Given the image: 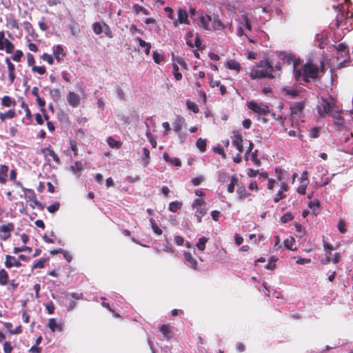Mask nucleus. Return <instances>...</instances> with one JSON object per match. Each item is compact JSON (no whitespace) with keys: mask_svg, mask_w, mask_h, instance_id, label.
Returning a JSON list of instances; mask_svg holds the SVG:
<instances>
[{"mask_svg":"<svg viewBox=\"0 0 353 353\" xmlns=\"http://www.w3.org/2000/svg\"><path fill=\"white\" fill-rule=\"evenodd\" d=\"M286 61L290 64L293 63L294 77L296 81L303 80L305 83H309L310 79L316 80L318 77L319 69L316 65L312 62H307L303 65L300 69L297 68L299 65V59H296L294 56H287Z\"/></svg>","mask_w":353,"mask_h":353,"instance_id":"f257e3e1","label":"nucleus"},{"mask_svg":"<svg viewBox=\"0 0 353 353\" xmlns=\"http://www.w3.org/2000/svg\"><path fill=\"white\" fill-rule=\"evenodd\" d=\"M336 100L331 96L327 98L321 97V102L317 106V110L319 115L324 114H331L334 111Z\"/></svg>","mask_w":353,"mask_h":353,"instance_id":"f03ea898","label":"nucleus"},{"mask_svg":"<svg viewBox=\"0 0 353 353\" xmlns=\"http://www.w3.org/2000/svg\"><path fill=\"white\" fill-rule=\"evenodd\" d=\"M265 65L267 66L268 69L270 70V72L264 70H252L250 72V78L252 79H261L265 77H268L269 79H274V77L272 74V72L274 70L273 65L268 61H266Z\"/></svg>","mask_w":353,"mask_h":353,"instance_id":"7ed1b4c3","label":"nucleus"},{"mask_svg":"<svg viewBox=\"0 0 353 353\" xmlns=\"http://www.w3.org/2000/svg\"><path fill=\"white\" fill-rule=\"evenodd\" d=\"M247 105L250 110L259 115L266 116L270 112L268 106L263 103L250 101L248 102Z\"/></svg>","mask_w":353,"mask_h":353,"instance_id":"20e7f679","label":"nucleus"},{"mask_svg":"<svg viewBox=\"0 0 353 353\" xmlns=\"http://www.w3.org/2000/svg\"><path fill=\"white\" fill-rule=\"evenodd\" d=\"M337 50V59H343L341 63L345 66V63L350 61V52L348 47L343 43H341L336 46Z\"/></svg>","mask_w":353,"mask_h":353,"instance_id":"39448f33","label":"nucleus"},{"mask_svg":"<svg viewBox=\"0 0 353 353\" xmlns=\"http://www.w3.org/2000/svg\"><path fill=\"white\" fill-rule=\"evenodd\" d=\"M3 50L6 53L11 54L14 52V45L5 37L3 31H0V50Z\"/></svg>","mask_w":353,"mask_h":353,"instance_id":"423d86ee","label":"nucleus"},{"mask_svg":"<svg viewBox=\"0 0 353 353\" xmlns=\"http://www.w3.org/2000/svg\"><path fill=\"white\" fill-rule=\"evenodd\" d=\"M212 18L211 16L203 12H201L199 16L198 26L205 30H212L210 23L212 22Z\"/></svg>","mask_w":353,"mask_h":353,"instance_id":"0eeeda50","label":"nucleus"},{"mask_svg":"<svg viewBox=\"0 0 353 353\" xmlns=\"http://www.w3.org/2000/svg\"><path fill=\"white\" fill-rule=\"evenodd\" d=\"M305 108V103L303 101L296 102L290 107L291 119H295L296 117L301 118L303 111Z\"/></svg>","mask_w":353,"mask_h":353,"instance_id":"6e6552de","label":"nucleus"},{"mask_svg":"<svg viewBox=\"0 0 353 353\" xmlns=\"http://www.w3.org/2000/svg\"><path fill=\"white\" fill-rule=\"evenodd\" d=\"M53 56L58 63L63 61L66 52L61 45H57L52 48Z\"/></svg>","mask_w":353,"mask_h":353,"instance_id":"1a4fd4ad","label":"nucleus"},{"mask_svg":"<svg viewBox=\"0 0 353 353\" xmlns=\"http://www.w3.org/2000/svg\"><path fill=\"white\" fill-rule=\"evenodd\" d=\"M184 263L192 269L194 270H198V263L195 258L193 257L192 254L189 252L183 253Z\"/></svg>","mask_w":353,"mask_h":353,"instance_id":"9d476101","label":"nucleus"},{"mask_svg":"<svg viewBox=\"0 0 353 353\" xmlns=\"http://www.w3.org/2000/svg\"><path fill=\"white\" fill-rule=\"evenodd\" d=\"M14 225L12 223H8L6 225H3L0 227V233H3V236L1 239L3 241L7 240L10 237V232L14 231Z\"/></svg>","mask_w":353,"mask_h":353,"instance_id":"9b49d317","label":"nucleus"},{"mask_svg":"<svg viewBox=\"0 0 353 353\" xmlns=\"http://www.w3.org/2000/svg\"><path fill=\"white\" fill-rule=\"evenodd\" d=\"M178 19L176 21H174L173 22V24L175 27L178 26V23L181 24H189L188 21V14L185 10L184 9H179L178 10Z\"/></svg>","mask_w":353,"mask_h":353,"instance_id":"f8f14e48","label":"nucleus"},{"mask_svg":"<svg viewBox=\"0 0 353 353\" xmlns=\"http://www.w3.org/2000/svg\"><path fill=\"white\" fill-rule=\"evenodd\" d=\"M67 101L70 105L76 108L79 105L81 98L77 93L70 91L67 94Z\"/></svg>","mask_w":353,"mask_h":353,"instance_id":"ddd939ff","label":"nucleus"},{"mask_svg":"<svg viewBox=\"0 0 353 353\" xmlns=\"http://www.w3.org/2000/svg\"><path fill=\"white\" fill-rule=\"evenodd\" d=\"M5 62L8 67V77H9L10 83V84H12L16 79L15 66L11 62L10 59L8 57L6 58Z\"/></svg>","mask_w":353,"mask_h":353,"instance_id":"4468645a","label":"nucleus"},{"mask_svg":"<svg viewBox=\"0 0 353 353\" xmlns=\"http://www.w3.org/2000/svg\"><path fill=\"white\" fill-rule=\"evenodd\" d=\"M48 327L52 332H62L63 324L61 322H57L54 318H51L48 321Z\"/></svg>","mask_w":353,"mask_h":353,"instance_id":"2eb2a0df","label":"nucleus"},{"mask_svg":"<svg viewBox=\"0 0 353 353\" xmlns=\"http://www.w3.org/2000/svg\"><path fill=\"white\" fill-rule=\"evenodd\" d=\"M232 145L236 147L240 153L243 151V139L241 134L239 132H234Z\"/></svg>","mask_w":353,"mask_h":353,"instance_id":"dca6fc26","label":"nucleus"},{"mask_svg":"<svg viewBox=\"0 0 353 353\" xmlns=\"http://www.w3.org/2000/svg\"><path fill=\"white\" fill-rule=\"evenodd\" d=\"M22 265L19 260L16 259L13 256L6 255L5 266L7 268H11L13 266L21 267Z\"/></svg>","mask_w":353,"mask_h":353,"instance_id":"f3484780","label":"nucleus"},{"mask_svg":"<svg viewBox=\"0 0 353 353\" xmlns=\"http://www.w3.org/2000/svg\"><path fill=\"white\" fill-rule=\"evenodd\" d=\"M159 330L165 338L168 340L172 337L173 327L169 324H163L160 326Z\"/></svg>","mask_w":353,"mask_h":353,"instance_id":"a211bd4d","label":"nucleus"},{"mask_svg":"<svg viewBox=\"0 0 353 353\" xmlns=\"http://www.w3.org/2000/svg\"><path fill=\"white\" fill-rule=\"evenodd\" d=\"M23 26L24 30L32 37V39H36L38 37V34L35 32L32 25L29 21H24L23 23Z\"/></svg>","mask_w":353,"mask_h":353,"instance_id":"6ab92c4d","label":"nucleus"},{"mask_svg":"<svg viewBox=\"0 0 353 353\" xmlns=\"http://www.w3.org/2000/svg\"><path fill=\"white\" fill-rule=\"evenodd\" d=\"M41 153L44 154L45 156H50L51 157L54 161L57 163L59 164L61 163L59 157L58 155L54 152V151L51 149L50 148H45L41 149Z\"/></svg>","mask_w":353,"mask_h":353,"instance_id":"aec40b11","label":"nucleus"},{"mask_svg":"<svg viewBox=\"0 0 353 353\" xmlns=\"http://www.w3.org/2000/svg\"><path fill=\"white\" fill-rule=\"evenodd\" d=\"M212 26L211 28L212 30H221L224 28V24L222 23L221 19H219V15H214L212 18Z\"/></svg>","mask_w":353,"mask_h":353,"instance_id":"412c9836","label":"nucleus"},{"mask_svg":"<svg viewBox=\"0 0 353 353\" xmlns=\"http://www.w3.org/2000/svg\"><path fill=\"white\" fill-rule=\"evenodd\" d=\"M185 123V119L181 116L176 117L174 122L173 123L174 130L179 133Z\"/></svg>","mask_w":353,"mask_h":353,"instance_id":"4be33fe9","label":"nucleus"},{"mask_svg":"<svg viewBox=\"0 0 353 353\" xmlns=\"http://www.w3.org/2000/svg\"><path fill=\"white\" fill-rule=\"evenodd\" d=\"M163 157L166 162L174 166L180 167L181 165V161L179 158H171L167 152H164Z\"/></svg>","mask_w":353,"mask_h":353,"instance_id":"5701e85b","label":"nucleus"},{"mask_svg":"<svg viewBox=\"0 0 353 353\" xmlns=\"http://www.w3.org/2000/svg\"><path fill=\"white\" fill-rule=\"evenodd\" d=\"M8 167L6 165H0V183L5 184L7 181Z\"/></svg>","mask_w":353,"mask_h":353,"instance_id":"b1692460","label":"nucleus"},{"mask_svg":"<svg viewBox=\"0 0 353 353\" xmlns=\"http://www.w3.org/2000/svg\"><path fill=\"white\" fill-rule=\"evenodd\" d=\"M26 196L30 200L34 202L37 205H40L41 203L37 200L36 194L34 190L31 189H23Z\"/></svg>","mask_w":353,"mask_h":353,"instance_id":"393cba45","label":"nucleus"},{"mask_svg":"<svg viewBox=\"0 0 353 353\" xmlns=\"http://www.w3.org/2000/svg\"><path fill=\"white\" fill-rule=\"evenodd\" d=\"M332 117L336 119L334 124L339 126H343L344 123V119L341 115V112L336 110H334L332 114Z\"/></svg>","mask_w":353,"mask_h":353,"instance_id":"a878e982","label":"nucleus"},{"mask_svg":"<svg viewBox=\"0 0 353 353\" xmlns=\"http://www.w3.org/2000/svg\"><path fill=\"white\" fill-rule=\"evenodd\" d=\"M136 41L139 43V46L143 48H145V53L146 54H149L151 49V44L150 43L145 41L143 39H142L140 37H137L136 39Z\"/></svg>","mask_w":353,"mask_h":353,"instance_id":"bb28decb","label":"nucleus"},{"mask_svg":"<svg viewBox=\"0 0 353 353\" xmlns=\"http://www.w3.org/2000/svg\"><path fill=\"white\" fill-rule=\"evenodd\" d=\"M16 101L12 99L10 96H4L1 99V104L4 107H10L16 105Z\"/></svg>","mask_w":353,"mask_h":353,"instance_id":"cd10ccee","label":"nucleus"},{"mask_svg":"<svg viewBox=\"0 0 353 353\" xmlns=\"http://www.w3.org/2000/svg\"><path fill=\"white\" fill-rule=\"evenodd\" d=\"M8 279L9 275L8 272L4 270L1 269L0 270V285H6L8 283Z\"/></svg>","mask_w":353,"mask_h":353,"instance_id":"c85d7f7f","label":"nucleus"},{"mask_svg":"<svg viewBox=\"0 0 353 353\" xmlns=\"http://www.w3.org/2000/svg\"><path fill=\"white\" fill-rule=\"evenodd\" d=\"M237 194L239 200H243L250 196V194L246 190L244 186H240L237 188Z\"/></svg>","mask_w":353,"mask_h":353,"instance_id":"c756f323","label":"nucleus"},{"mask_svg":"<svg viewBox=\"0 0 353 353\" xmlns=\"http://www.w3.org/2000/svg\"><path fill=\"white\" fill-rule=\"evenodd\" d=\"M238 178L233 175L230 178V183L228 185L227 190L229 193H232L234 191V188L237 185Z\"/></svg>","mask_w":353,"mask_h":353,"instance_id":"7c9ffc66","label":"nucleus"},{"mask_svg":"<svg viewBox=\"0 0 353 353\" xmlns=\"http://www.w3.org/2000/svg\"><path fill=\"white\" fill-rule=\"evenodd\" d=\"M107 143L109 145V146L112 148H120L121 147V142L115 140L113 137H109L107 139Z\"/></svg>","mask_w":353,"mask_h":353,"instance_id":"2f4dec72","label":"nucleus"},{"mask_svg":"<svg viewBox=\"0 0 353 353\" xmlns=\"http://www.w3.org/2000/svg\"><path fill=\"white\" fill-rule=\"evenodd\" d=\"M48 261V258H41L40 259L35 261L32 265V270L37 268H43L45 263Z\"/></svg>","mask_w":353,"mask_h":353,"instance_id":"473e14b6","label":"nucleus"},{"mask_svg":"<svg viewBox=\"0 0 353 353\" xmlns=\"http://www.w3.org/2000/svg\"><path fill=\"white\" fill-rule=\"evenodd\" d=\"M227 67L230 70H235L236 71H239L241 69V65L236 60H230L227 62Z\"/></svg>","mask_w":353,"mask_h":353,"instance_id":"72a5a7b5","label":"nucleus"},{"mask_svg":"<svg viewBox=\"0 0 353 353\" xmlns=\"http://www.w3.org/2000/svg\"><path fill=\"white\" fill-rule=\"evenodd\" d=\"M196 146L201 152H205L206 150V139L199 138L196 142Z\"/></svg>","mask_w":353,"mask_h":353,"instance_id":"f704fd0d","label":"nucleus"},{"mask_svg":"<svg viewBox=\"0 0 353 353\" xmlns=\"http://www.w3.org/2000/svg\"><path fill=\"white\" fill-rule=\"evenodd\" d=\"M208 241V238L205 236L201 237L196 243V246L199 250L203 251L205 249V244Z\"/></svg>","mask_w":353,"mask_h":353,"instance_id":"c9c22d12","label":"nucleus"},{"mask_svg":"<svg viewBox=\"0 0 353 353\" xmlns=\"http://www.w3.org/2000/svg\"><path fill=\"white\" fill-rule=\"evenodd\" d=\"M207 213V210L205 208H198L195 212V216L196 217L197 222H201L202 217L205 215Z\"/></svg>","mask_w":353,"mask_h":353,"instance_id":"e433bc0d","label":"nucleus"},{"mask_svg":"<svg viewBox=\"0 0 353 353\" xmlns=\"http://www.w3.org/2000/svg\"><path fill=\"white\" fill-rule=\"evenodd\" d=\"M283 92H285L286 95L290 96L292 99L296 98L299 94V90L296 89H289L288 88H283Z\"/></svg>","mask_w":353,"mask_h":353,"instance_id":"4c0bfd02","label":"nucleus"},{"mask_svg":"<svg viewBox=\"0 0 353 353\" xmlns=\"http://www.w3.org/2000/svg\"><path fill=\"white\" fill-rule=\"evenodd\" d=\"M70 169L74 174H78L83 169L82 163L79 161H77L74 164L70 167Z\"/></svg>","mask_w":353,"mask_h":353,"instance_id":"58836bf2","label":"nucleus"},{"mask_svg":"<svg viewBox=\"0 0 353 353\" xmlns=\"http://www.w3.org/2000/svg\"><path fill=\"white\" fill-rule=\"evenodd\" d=\"M142 160L144 162L143 165L146 166L148 164L150 160V150L146 148L143 149Z\"/></svg>","mask_w":353,"mask_h":353,"instance_id":"ea45409f","label":"nucleus"},{"mask_svg":"<svg viewBox=\"0 0 353 353\" xmlns=\"http://www.w3.org/2000/svg\"><path fill=\"white\" fill-rule=\"evenodd\" d=\"M132 8L137 14H139V12H142L145 15L150 14L149 12L145 8H144L143 7L141 6L139 4H134Z\"/></svg>","mask_w":353,"mask_h":353,"instance_id":"a19ab883","label":"nucleus"},{"mask_svg":"<svg viewBox=\"0 0 353 353\" xmlns=\"http://www.w3.org/2000/svg\"><path fill=\"white\" fill-rule=\"evenodd\" d=\"M288 133L290 137H298L300 140H301L303 137V135L301 134L300 130L298 128L290 130L288 132Z\"/></svg>","mask_w":353,"mask_h":353,"instance_id":"79ce46f5","label":"nucleus"},{"mask_svg":"<svg viewBox=\"0 0 353 353\" xmlns=\"http://www.w3.org/2000/svg\"><path fill=\"white\" fill-rule=\"evenodd\" d=\"M186 105L189 110H192L194 113H198L199 111L197 105L194 102L191 101L190 100H187Z\"/></svg>","mask_w":353,"mask_h":353,"instance_id":"37998d69","label":"nucleus"},{"mask_svg":"<svg viewBox=\"0 0 353 353\" xmlns=\"http://www.w3.org/2000/svg\"><path fill=\"white\" fill-rule=\"evenodd\" d=\"M344 19H345V16H344V14L343 12H341V13L338 14L336 17L335 22L333 24L334 27L335 28H338L341 26V22Z\"/></svg>","mask_w":353,"mask_h":353,"instance_id":"c03bdc74","label":"nucleus"},{"mask_svg":"<svg viewBox=\"0 0 353 353\" xmlns=\"http://www.w3.org/2000/svg\"><path fill=\"white\" fill-rule=\"evenodd\" d=\"M150 222L151 223V226H152V228L154 232L156 233L157 234H159V235L161 234H162V230L159 227V225L155 222V221L153 219H150Z\"/></svg>","mask_w":353,"mask_h":353,"instance_id":"a18cd8bd","label":"nucleus"},{"mask_svg":"<svg viewBox=\"0 0 353 353\" xmlns=\"http://www.w3.org/2000/svg\"><path fill=\"white\" fill-rule=\"evenodd\" d=\"M181 207V203L178 201H172L169 204V210L172 212H176Z\"/></svg>","mask_w":353,"mask_h":353,"instance_id":"49530a36","label":"nucleus"},{"mask_svg":"<svg viewBox=\"0 0 353 353\" xmlns=\"http://www.w3.org/2000/svg\"><path fill=\"white\" fill-rule=\"evenodd\" d=\"M251 160L256 166L261 165V161L258 159V150L252 152Z\"/></svg>","mask_w":353,"mask_h":353,"instance_id":"de8ad7c7","label":"nucleus"},{"mask_svg":"<svg viewBox=\"0 0 353 353\" xmlns=\"http://www.w3.org/2000/svg\"><path fill=\"white\" fill-rule=\"evenodd\" d=\"M41 58L49 65H52L54 62L53 57L48 53H43Z\"/></svg>","mask_w":353,"mask_h":353,"instance_id":"09e8293b","label":"nucleus"},{"mask_svg":"<svg viewBox=\"0 0 353 353\" xmlns=\"http://www.w3.org/2000/svg\"><path fill=\"white\" fill-rule=\"evenodd\" d=\"M23 56V53L22 50H17L15 51L14 54L12 56V59L17 62H20L21 60V58Z\"/></svg>","mask_w":353,"mask_h":353,"instance_id":"8fccbe9b","label":"nucleus"},{"mask_svg":"<svg viewBox=\"0 0 353 353\" xmlns=\"http://www.w3.org/2000/svg\"><path fill=\"white\" fill-rule=\"evenodd\" d=\"M32 71L33 72H37L41 75H43L46 73V68L45 66H37L34 65L32 68Z\"/></svg>","mask_w":353,"mask_h":353,"instance_id":"3c124183","label":"nucleus"},{"mask_svg":"<svg viewBox=\"0 0 353 353\" xmlns=\"http://www.w3.org/2000/svg\"><path fill=\"white\" fill-rule=\"evenodd\" d=\"M23 251H28V252H30L32 251V248L26 245H23L22 247H14L13 248V252L14 254H18Z\"/></svg>","mask_w":353,"mask_h":353,"instance_id":"603ef678","label":"nucleus"},{"mask_svg":"<svg viewBox=\"0 0 353 353\" xmlns=\"http://www.w3.org/2000/svg\"><path fill=\"white\" fill-rule=\"evenodd\" d=\"M92 29L96 34H100L103 32L102 25L99 22H95L93 23Z\"/></svg>","mask_w":353,"mask_h":353,"instance_id":"864d4df0","label":"nucleus"},{"mask_svg":"<svg viewBox=\"0 0 353 353\" xmlns=\"http://www.w3.org/2000/svg\"><path fill=\"white\" fill-rule=\"evenodd\" d=\"M294 218L292 214L290 212L285 213L281 218V221L283 223H288Z\"/></svg>","mask_w":353,"mask_h":353,"instance_id":"5fc2aeb1","label":"nucleus"},{"mask_svg":"<svg viewBox=\"0 0 353 353\" xmlns=\"http://www.w3.org/2000/svg\"><path fill=\"white\" fill-rule=\"evenodd\" d=\"M69 143H70V149L74 152V157H77L79 154H78V148H77V144L76 141H74L73 139H70Z\"/></svg>","mask_w":353,"mask_h":353,"instance_id":"6e6d98bb","label":"nucleus"},{"mask_svg":"<svg viewBox=\"0 0 353 353\" xmlns=\"http://www.w3.org/2000/svg\"><path fill=\"white\" fill-rule=\"evenodd\" d=\"M173 74L176 79V80L179 81L182 79V74L179 72V69L178 65L176 63L173 64Z\"/></svg>","mask_w":353,"mask_h":353,"instance_id":"4d7b16f0","label":"nucleus"},{"mask_svg":"<svg viewBox=\"0 0 353 353\" xmlns=\"http://www.w3.org/2000/svg\"><path fill=\"white\" fill-rule=\"evenodd\" d=\"M50 94L54 100H58L61 97V92L58 88L51 90Z\"/></svg>","mask_w":353,"mask_h":353,"instance_id":"13d9d810","label":"nucleus"},{"mask_svg":"<svg viewBox=\"0 0 353 353\" xmlns=\"http://www.w3.org/2000/svg\"><path fill=\"white\" fill-rule=\"evenodd\" d=\"M26 41L28 42V49L30 51L34 52H37L39 50L38 46L35 43L31 42V39H30L26 37Z\"/></svg>","mask_w":353,"mask_h":353,"instance_id":"bf43d9fd","label":"nucleus"},{"mask_svg":"<svg viewBox=\"0 0 353 353\" xmlns=\"http://www.w3.org/2000/svg\"><path fill=\"white\" fill-rule=\"evenodd\" d=\"M3 352L4 353H12L13 350V347L10 341H6L3 345Z\"/></svg>","mask_w":353,"mask_h":353,"instance_id":"052dcab7","label":"nucleus"},{"mask_svg":"<svg viewBox=\"0 0 353 353\" xmlns=\"http://www.w3.org/2000/svg\"><path fill=\"white\" fill-rule=\"evenodd\" d=\"M26 57H27V64L28 66H30V67H33L35 63V59H34V57L33 54H32L30 52H28L26 54Z\"/></svg>","mask_w":353,"mask_h":353,"instance_id":"680f3d73","label":"nucleus"},{"mask_svg":"<svg viewBox=\"0 0 353 353\" xmlns=\"http://www.w3.org/2000/svg\"><path fill=\"white\" fill-rule=\"evenodd\" d=\"M241 19H243V22H244V26L245 27V28L248 30H252V25L250 22V20L248 19V17L247 14H242L241 15Z\"/></svg>","mask_w":353,"mask_h":353,"instance_id":"e2e57ef3","label":"nucleus"},{"mask_svg":"<svg viewBox=\"0 0 353 353\" xmlns=\"http://www.w3.org/2000/svg\"><path fill=\"white\" fill-rule=\"evenodd\" d=\"M59 207L60 203L59 202H55L48 207V211L50 213H54L59 209Z\"/></svg>","mask_w":353,"mask_h":353,"instance_id":"0e129e2a","label":"nucleus"},{"mask_svg":"<svg viewBox=\"0 0 353 353\" xmlns=\"http://www.w3.org/2000/svg\"><path fill=\"white\" fill-rule=\"evenodd\" d=\"M337 228L340 232L343 234H344L347 231L345 222L343 219H341L339 221Z\"/></svg>","mask_w":353,"mask_h":353,"instance_id":"69168bd1","label":"nucleus"},{"mask_svg":"<svg viewBox=\"0 0 353 353\" xmlns=\"http://www.w3.org/2000/svg\"><path fill=\"white\" fill-rule=\"evenodd\" d=\"M295 243V240L294 238H291L290 239H287L284 241V245L285 248L288 250H292V246L294 243Z\"/></svg>","mask_w":353,"mask_h":353,"instance_id":"338daca9","label":"nucleus"},{"mask_svg":"<svg viewBox=\"0 0 353 353\" xmlns=\"http://www.w3.org/2000/svg\"><path fill=\"white\" fill-rule=\"evenodd\" d=\"M152 57L154 59V61L156 63H160L163 60V56L160 55L157 51H154L152 53Z\"/></svg>","mask_w":353,"mask_h":353,"instance_id":"774afa93","label":"nucleus"}]
</instances>
